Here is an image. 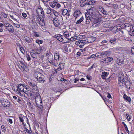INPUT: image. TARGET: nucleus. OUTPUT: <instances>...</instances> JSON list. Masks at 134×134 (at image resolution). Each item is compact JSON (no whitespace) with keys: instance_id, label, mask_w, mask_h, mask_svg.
<instances>
[{"instance_id":"obj_1","label":"nucleus","mask_w":134,"mask_h":134,"mask_svg":"<svg viewBox=\"0 0 134 134\" xmlns=\"http://www.w3.org/2000/svg\"><path fill=\"white\" fill-rule=\"evenodd\" d=\"M95 12L96 10L94 8H92L89 9V10L88 11V13H86V24H89L91 21L90 16L93 19L96 18L97 15L96 13Z\"/></svg>"},{"instance_id":"obj_2","label":"nucleus","mask_w":134,"mask_h":134,"mask_svg":"<svg viewBox=\"0 0 134 134\" xmlns=\"http://www.w3.org/2000/svg\"><path fill=\"white\" fill-rule=\"evenodd\" d=\"M38 92H35L32 95H34L35 97V102L37 106L40 109H42V101L41 98Z\"/></svg>"},{"instance_id":"obj_3","label":"nucleus","mask_w":134,"mask_h":134,"mask_svg":"<svg viewBox=\"0 0 134 134\" xmlns=\"http://www.w3.org/2000/svg\"><path fill=\"white\" fill-rule=\"evenodd\" d=\"M34 77L37 79L38 81L41 83H44L45 80L44 75L38 72H35L34 74Z\"/></svg>"},{"instance_id":"obj_4","label":"nucleus","mask_w":134,"mask_h":134,"mask_svg":"<svg viewBox=\"0 0 134 134\" xmlns=\"http://www.w3.org/2000/svg\"><path fill=\"white\" fill-rule=\"evenodd\" d=\"M29 85L33 89L32 92H33V93L35 92H39V90L37 87L36 83L34 81H29L28 82Z\"/></svg>"},{"instance_id":"obj_5","label":"nucleus","mask_w":134,"mask_h":134,"mask_svg":"<svg viewBox=\"0 0 134 134\" xmlns=\"http://www.w3.org/2000/svg\"><path fill=\"white\" fill-rule=\"evenodd\" d=\"M94 20L92 24V27L94 28L98 26L99 25L100 19L97 17V15L96 16V18H94Z\"/></svg>"},{"instance_id":"obj_6","label":"nucleus","mask_w":134,"mask_h":134,"mask_svg":"<svg viewBox=\"0 0 134 134\" xmlns=\"http://www.w3.org/2000/svg\"><path fill=\"white\" fill-rule=\"evenodd\" d=\"M111 52L109 51H101L96 53V54H100L103 57H105L108 56L111 53Z\"/></svg>"},{"instance_id":"obj_7","label":"nucleus","mask_w":134,"mask_h":134,"mask_svg":"<svg viewBox=\"0 0 134 134\" xmlns=\"http://www.w3.org/2000/svg\"><path fill=\"white\" fill-rule=\"evenodd\" d=\"M87 43L85 39L84 40H79L76 41L75 44L76 45L79 46L81 48H82L85 45V44Z\"/></svg>"},{"instance_id":"obj_8","label":"nucleus","mask_w":134,"mask_h":134,"mask_svg":"<svg viewBox=\"0 0 134 134\" xmlns=\"http://www.w3.org/2000/svg\"><path fill=\"white\" fill-rule=\"evenodd\" d=\"M17 89L19 92H16V94L19 95L20 96H23L21 92H23L24 90V87L22 84H19L17 86Z\"/></svg>"},{"instance_id":"obj_9","label":"nucleus","mask_w":134,"mask_h":134,"mask_svg":"<svg viewBox=\"0 0 134 134\" xmlns=\"http://www.w3.org/2000/svg\"><path fill=\"white\" fill-rule=\"evenodd\" d=\"M119 84L120 87L124 86L125 84L124 77L122 76L119 77L118 78Z\"/></svg>"},{"instance_id":"obj_10","label":"nucleus","mask_w":134,"mask_h":134,"mask_svg":"<svg viewBox=\"0 0 134 134\" xmlns=\"http://www.w3.org/2000/svg\"><path fill=\"white\" fill-rule=\"evenodd\" d=\"M31 88L29 87H25V88H24V90L23 92H24L26 94H27L28 93H29L30 94V96H31L34 93H33V92H32H32H31Z\"/></svg>"},{"instance_id":"obj_11","label":"nucleus","mask_w":134,"mask_h":134,"mask_svg":"<svg viewBox=\"0 0 134 134\" xmlns=\"http://www.w3.org/2000/svg\"><path fill=\"white\" fill-rule=\"evenodd\" d=\"M87 43H90L94 42L96 39V37L93 36H91L85 38Z\"/></svg>"},{"instance_id":"obj_12","label":"nucleus","mask_w":134,"mask_h":134,"mask_svg":"<svg viewBox=\"0 0 134 134\" xmlns=\"http://www.w3.org/2000/svg\"><path fill=\"white\" fill-rule=\"evenodd\" d=\"M19 120L21 122H22L23 124H24V120H27L28 119L26 117L24 116L21 114H20L19 116Z\"/></svg>"},{"instance_id":"obj_13","label":"nucleus","mask_w":134,"mask_h":134,"mask_svg":"<svg viewBox=\"0 0 134 134\" xmlns=\"http://www.w3.org/2000/svg\"><path fill=\"white\" fill-rule=\"evenodd\" d=\"M53 22L54 25L56 27H58L60 25V22L58 19L57 18L55 17L53 18Z\"/></svg>"},{"instance_id":"obj_14","label":"nucleus","mask_w":134,"mask_h":134,"mask_svg":"<svg viewBox=\"0 0 134 134\" xmlns=\"http://www.w3.org/2000/svg\"><path fill=\"white\" fill-rule=\"evenodd\" d=\"M129 34L131 36H134V26H131L130 29H127Z\"/></svg>"},{"instance_id":"obj_15","label":"nucleus","mask_w":134,"mask_h":134,"mask_svg":"<svg viewBox=\"0 0 134 134\" xmlns=\"http://www.w3.org/2000/svg\"><path fill=\"white\" fill-rule=\"evenodd\" d=\"M71 33L69 31H66L63 34L62 36L65 37L66 38L69 39L71 36Z\"/></svg>"},{"instance_id":"obj_16","label":"nucleus","mask_w":134,"mask_h":134,"mask_svg":"<svg viewBox=\"0 0 134 134\" xmlns=\"http://www.w3.org/2000/svg\"><path fill=\"white\" fill-rule=\"evenodd\" d=\"M64 63H61L60 62L58 65V68L55 70V71L57 72L59 71L62 70L64 68Z\"/></svg>"},{"instance_id":"obj_17","label":"nucleus","mask_w":134,"mask_h":134,"mask_svg":"<svg viewBox=\"0 0 134 134\" xmlns=\"http://www.w3.org/2000/svg\"><path fill=\"white\" fill-rule=\"evenodd\" d=\"M55 37L58 41L62 42H64V40L63 38V36L62 35H61L59 34H58L55 35Z\"/></svg>"},{"instance_id":"obj_18","label":"nucleus","mask_w":134,"mask_h":134,"mask_svg":"<svg viewBox=\"0 0 134 134\" xmlns=\"http://www.w3.org/2000/svg\"><path fill=\"white\" fill-rule=\"evenodd\" d=\"M81 14V13L80 10H76L74 13V16L76 18L80 16Z\"/></svg>"},{"instance_id":"obj_19","label":"nucleus","mask_w":134,"mask_h":134,"mask_svg":"<svg viewBox=\"0 0 134 134\" xmlns=\"http://www.w3.org/2000/svg\"><path fill=\"white\" fill-rule=\"evenodd\" d=\"M116 61L117 64L119 65H120L122 64H123L124 59L119 57V58H117Z\"/></svg>"},{"instance_id":"obj_20","label":"nucleus","mask_w":134,"mask_h":134,"mask_svg":"<svg viewBox=\"0 0 134 134\" xmlns=\"http://www.w3.org/2000/svg\"><path fill=\"white\" fill-rule=\"evenodd\" d=\"M88 2L87 0H80V5L81 7H83L86 5Z\"/></svg>"},{"instance_id":"obj_21","label":"nucleus","mask_w":134,"mask_h":134,"mask_svg":"<svg viewBox=\"0 0 134 134\" xmlns=\"http://www.w3.org/2000/svg\"><path fill=\"white\" fill-rule=\"evenodd\" d=\"M52 56L49 55L48 57V59L49 62L52 65L55 66V63L53 62L52 60Z\"/></svg>"},{"instance_id":"obj_22","label":"nucleus","mask_w":134,"mask_h":134,"mask_svg":"<svg viewBox=\"0 0 134 134\" xmlns=\"http://www.w3.org/2000/svg\"><path fill=\"white\" fill-rule=\"evenodd\" d=\"M125 85L126 87L127 88H130L131 86V83L129 80L127 79L126 80Z\"/></svg>"},{"instance_id":"obj_23","label":"nucleus","mask_w":134,"mask_h":134,"mask_svg":"<svg viewBox=\"0 0 134 134\" xmlns=\"http://www.w3.org/2000/svg\"><path fill=\"white\" fill-rule=\"evenodd\" d=\"M24 131L26 134H32V132L31 130H28L27 128L26 127V126L24 125Z\"/></svg>"},{"instance_id":"obj_24","label":"nucleus","mask_w":134,"mask_h":134,"mask_svg":"<svg viewBox=\"0 0 134 134\" xmlns=\"http://www.w3.org/2000/svg\"><path fill=\"white\" fill-rule=\"evenodd\" d=\"M27 105L30 110H32L34 109V105L32 104L31 102L29 100L27 102Z\"/></svg>"},{"instance_id":"obj_25","label":"nucleus","mask_w":134,"mask_h":134,"mask_svg":"<svg viewBox=\"0 0 134 134\" xmlns=\"http://www.w3.org/2000/svg\"><path fill=\"white\" fill-rule=\"evenodd\" d=\"M6 29L11 33H13L14 32V29L13 27L11 25H10L9 26H8Z\"/></svg>"},{"instance_id":"obj_26","label":"nucleus","mask_w":134,"mask_h":134,"mask_svg":"<svg viewBox=\"0 0 134 134\" xmlns=\"http://www.w3.org/2000/svg\"><path fill=\"white\" fill-rule=\"evenodd\" d=\"M54 58L56 61L58 60L60 58L59 55V54L57 52H55L54 53Z\"/></svg>"},{"instance_id":"obj_27","label":"nucleus","mask_w":134,"mask_h":134,"mask_svg":"<svg viewBox=\"0 0 134 134\" xmlns=\"http://www.w3.org/2000/svg\"><path fill=\"white\" fill-rule=\"evenodd\" d=\"M109 73H107L106 72H104L102 73V75H101V77L103 79H105L106 77L109 74Z\"/></svg>"},{"instance_id":"obj_28","label":"nucleus","mask_w":134,"mask_h":134,"mask_svg":"<svg viewBox=\"0 0 134 134\" xmlns=\"http://www.w3.org/2000/svg\"><path fill=\"white\" fill-rule=\"evenodd\" d=\"M62 13L63 15L64 16L67 15L68 13V10L66 9H62L61 10Z\"/></svg>"},{"instance_id":"obj_29","label":"nucleus","mask_w":134,"mask_h":134,"mask_svg":"<svg viewBox=\"0 0 134 134\" xmlns=\"http://www.w3.org/2000/svg\"><path fill=\"white\" fill-rule=\"evenodd\" d=\"M37 16L40 18L42 19L44 18V11H42V12H41L40 14L37 15Z\"/></svg>"},{"instance_id":"obj_30","label":"nucleus","mask_w":134,"mask_h":134,"mask_svg":"<svg viewBox=\"0 0 134 134\" xmlns=\"http://www.w3.org/2000/svg\"><path fill=\"white\" fill-rule=\"evenodd\" d=\"M109 5L111 7H113L115 9H116L118 8V5L116 4L110 3L109 4Z\"/></svg>"},{"instance_id":"obj_31","label":"nucleus","mask_w":134,"mask_h":134,"mask_svg":"<svg viewBox=\"0 0 134 134\" xmlns=\"http://www.w3.org/2000/svg\"><path fill=\"white\" fill-rule=\"evenodd\" d=\"M123 98L125 100H127L129 102H130L131 101L130 98L125 94L124 95Z\"/></svg>"},{"instance_id":"obj_32","label":"nucleus","mask_w":134,"mask_h":134,"mask_svg":"<svg viewBox=\"0 0 134 134\" xmlns=\"http://www.w3.org/2000/svg\"><path fill=\"white\" fill-rule=\"evenodd\" d=\"M38 53H34L33 52H31V56L34 59H36L37 58V55Z\"/></svg>"},{"instance_id":"obj_33","label":"nucleus","mask_w":134,"mask_h":134,"mask_svg":"<svg viewBox=\"0 0 134 134\" xmlns=\"http://www.w3.org/2000/svg\"><path fill=\"white\" fill-rule=\"evenodd\" d=\"M24 38L25 40L27 42L29 43H31L32 41L29 37L26 36L24 37Z\"/></svg>"},{"instance_id":"obj_34","label":"nucleus","mask_w":134,"mask_h":134,"mask_svg":"<svg viewBox=\"0 0 134 134\" xmlns=\"http://www.w3.org/2000/svg\"><path fill=\"white\" fill-rule=\"evenodd\" d=\"M17 86L15 85H14L12 87V89L16 93V92L19 93L18 90L17 89Z\"/></svg>"},{"instance_id":"obj_35","label":"nucleus","mask_w":134,"mask_h":134,"mask_svg":"<svg viewBox=\"0 0 134 134\" xmlns=\"http://www.w3.org/2000/svg\"><path fill=\"white\" fill-rule=\"evenodd\" d=\"M57 4V3L54 2H50L49 3L50 5L53 8Z\"/></svg>"},{"instance_id":"obj_36","label":"nucleus","mask_w":134,"mask_h":134,"mask_svg":"<svg viewBox=\"0 0 134 134\" xmlns=\"http://www.w3.org/2000/svg\"><path fill=\"white\" fill-rule=\"evenodd\" d=\"M113 60V58L112 57H108L105 58V60L106 61L107 63H108L111 61Z\"/></svg>"},{"instance_id":"obj_37","label":"nucleus","mask_w":134,"mask_h":134,"mask_svg":"<svg viewBox=\"0 0 134 134\" xmlns=\"http://www.w3.org/2000/svg\"><path fill=\"white\" fill-rule=\"evenodd\" d=\"M124 25L125 27V28H127V29H129L131 27V26H132V25H131L129 24V23H125V24H124Z\"/></svg>"},{"instance_id":"obj_38","label":"nucleus","mask_w":134,"mask_h":134,"mask_svg":"<svg viewBox=\"0 0 134 134\" xmlns=\"http://www.w3.org/2000/svg\"><path fill=\"white\" fill-rule=\"evenodd\" d=\"M79 36H78L77 37H76V36H74L73 37H70V40L71 41H74L76 40H77L78 39L77 38H78Z\"/></svg>"},{"instance_id":"obj_39","label":"nucleus","mask_w":134,"mask_h":134,"mask_svg":"<svg viewBox=\"0 0 134 134\" xmlns=\"http://www.w3.org/2000/svg\"><path fill=\"white\" fill-rule=\"evenodd\" d=\"M46 12L48 14H49L51 13V10L49 7H47L46 10Z\"/></svg>"},{"instance_id":"obj_40","label":"nucleus","mask_w":134,"mask_h":134,"mask_svg":"<svg viewBox=\"0 0 134 134\" xmlns=\"http://www.w3.org/2000/svg\"><path fill=\"white\" fill-rule=\"evenodd\" d=\"M83 20V16L81 17L80 19L78 20L76 22V24H79L80 23L82 22Z\"/></svg>"},{"instance_id":"obj_41","label":"nucleus","mask_w":134,"mask_h":134,"mask_svg":"<svg viewBox=\"0 0 134 134\" xmlns=\"http://www.w3.org/2000/svg\"><path fill=\"white\" fill-rule=\"evenodd\" d=\"M43 11V9L41 8H38L36 10V12L37 15L40 14L41 12H42Z\"/></svg>"},{"instance_id":"obj_42","label":"nucleus","mask_w":134,"mask_h":134,"mask_svg":"<svg viewBox=\"0 0 134 134\" xmlns=\"http://www.w3.org/2000/svg\"><path fill=\"white\" fill-rule=\"evenodd\" d=\"M94 2L93 1H88V3H87V4L86 5H93L94 3Z\"/></svg>"},{"instance_id":"obj_43","label":"nucleus","mask_w":134,"mask_h":134,"mask_svg":"<svg viewBox=\"0 0 134 134\" xmlns=\"http://www.w3.org/2000/svg\"><path fill=\"white\" fill-rule=\"evenodd\" d=\"M1 129L3 132H5L6 128L4 125H2L1 126Z\"/></svg>"},{"instance_id":"obj_44","label":"nucleus","mask_w":134,"mask_h":134,"mask_svg":"<svg viewBox=\"0 0 134 134\" xmlns=\"http://www.w3.org/2000/svg\"><path fill=\"white\" fill-rule=\"evenodd\" d=\"M109 42L112 44H115L116 42L115 39H112L111 40H110Z\"/></svg>"},{"instance_id":"obj_45","label":"nucleus","mask_w":134,"mask_h":134,"mask_svg":"<svg viewBox=\"0 0 134 134\" xmlns=\"http://www.w3.org/2000/svg\"><path fill=\"white\" fill-rule=\"evenodd\" d=\"M101 12L104 14L107 15V12L103 8H102Z\"/></svg>"},{"instance_id":"obj_46","label":"nucleus","mask_w":134,"mask_h":134,"mask_svg":"<svg viewBox=\"0 0 134 134\" xmlns=\"http://www.w3.org/2000/svg\"><path fill=\"white\" fill-rule=\"evenodd\" d=\"M36 42L39 44H42L43 43L42 40H36Z\"/></svg>"},{"instance_id":"obj_47","label":"nucleus","mask_w":134,"mask_h":134,"mask_svg":"<svg viewBox=\"0 0 134 134\" xmlns=\"http://www.w3.org/2000/svg\"><path fill=\"white\" fill-rule=\"evenodd\" d=\"M131 117L129 115V114H127L126 115V118L128 121H130Z\"/></svg>"},{"instance_id":"obj_48","label":"nucleus","mask_w":134,"mask_h":134,"mask_svg":"<svg viewBox=\"0 0 134 134\" xmlns=\"http://www.w3.org/2000/svg\"><path fill=\"white\" fill-rule=\"evenodd\" d=\"M11 25L9 23H5L4 24V25L5 27V29L7 28L8 26H9Z\"/></svg>"},{"instance_id":"obj_49","label":"nucleus","mask_w":134,"mask_h":134,"mask_svg":"<svg viewBox=\"0 0 134 134\" xmlns=\"http://www.w3.org/2000/svg\"><path fill=\"white\" fill-rule=\"evenodd\" d=\"M2 16L5 18H7V16L5 13H2Z\"/></svg>"},{"instance_id":"obj_50","label":"nucleus","mask_w":134,"mask_h":134,"mask_svg":"<svg viewBox=\"0 0 134 134\" xmlns=\"http://www.w3.org/2000/svg\"><path fill=\"white\" fill-rule=\"evenodd\" d=\"M97 55L96 54V53L95 54H93L92 55H91L90 56V58H94L96 57Z\"/></svg>"},{"instance_id":"obj_51","label":"nucleus","mask_w":134,"mask_h":134,"mask_svg":"<svg viewBox=\"0 0 134 134\" xmlns=\"http://www.w3.org/2000/svg\"><path fill=\"white\" fill-rule=\"evenodd\" d=\"M131 54L134 55V46L131 48Z\"/></svg>"},{"instance_id":"obj_52","label":"nucleus","mask_w":134,"mask_h":134,"mask_svg":"<svg viewBox=\"0 0 134 134\" xmlns=\"http://www.w3.org/2000/svg\"><path fill=\"white\" fill-rule=\"evenodd\" d=\"M14 26L16 27L19 28L20 27V25L19 24H15L14 23Z\"/></svg>"},{"instance_id":"obj_53","label":"nucleus","mask_w":134,"mask_h":134,"mask_svg":"<svg viewBox=\"0 0 134 134\" xmlns=\"http://www.w3.org/2000/svg\"><path fill=\"white\" fill-rule=\"evenodd\" d=\"M8 121L10 124H12L13 123L12 120L10 118H8Z\"/></svg>"},{"instance_id":"obj_54","label":"nucleus","mask_w":134,"mask_h":134,"mask_svg":"<svg viewBox=\"0 0 134 134\" xmlns=\"http://www.w3.org/2000/svg\"><path fill=\"white\" fill-rule=\"evenodd\" d=\"M21 64V66L22 68H24L25 66V64L23 63V62H20Z\"/></svg>"},{"instance_id":"obj_55","label":"nucleus","mask_w":134,"mask_h":134,"mask_svg":"<svg viewBox=\"0 0 134 134\" xmlns=\"http://www.w3.org/2000/svg\"><path fill=\"white\" fill-rule=\"evenodd\" d=\"M22 15L24 18H26L27 17V14L25 13H22Z\"/></svg>"},{"instance_id":"obj_56","label":"nucleus","mask_w":134,"mask_h":134,"mask_svg":"<svg viewBox=\"0 0 134 134\" xmlns=\"http://www.w3.org/2000/svg\"><path fill=\"white\" fill-rule=\"evenodd\" d=\"M34 36L35 37H38L39 36V35L38 34L37 32H34Z\"/></svg>"},{"instance_id":"obj_57","label":"nucleus","mask_w":134,"mask_h":134,"mask_svg":"<svg viewBox=\"0 0 134 134\" xmlns=\"http://www.w3.org/2000/svg\"><path fill=\"white\" fill-rule=\"evenodd\" d=\"M79 51L82 54L83 53V52L85 51V50L84 49H80L79 50Z\"/></svg>"},{"instance_id":"obj_58","label":"nucleus","mask_w":134,"mask_h":134,"mask_svg":"<svg viewBox=\"0 0 134 134\" xmlns=\"http://www.w3.org/2000/svg\"><path fill=\"white\" fill-rule=\"evenodd\" d=\"M54 14L55 16H58V14L57 12L55 11L54 12Z\"/></svg>"},{"instance_id":"obj_59","label":"nucleus","mask_w":134,"mask_h":134,"mask_svg":"<svg viewBox=\"0 0 134 134\" xmlns=\"http://www.w3.org/2000/svg\"><path fill=\"white\" fill-rule=\"evenodd\" d=\"M107 41L105 40H104L101 42V44H103L104 43H107Z\"/></svg>"},{"instance_id":"obj_60","label":"nucleus","mask_w":134,"mask_h":134,"mask_svg":"<svg viewBox=\"0 0 134 134\" xmlns=\"http://www.w3.org/2000/svg\"><path fill=\"white\" fill-rule=\"evenodd\" d=\"M106 61L105 60V59L103 60H102L101 61V62H103V63H106L107 62H106Z\"/></svg>"},{"instance_id":"obj_61","label":"nucleus","mask_w":134,"mask_h":134,"mask_svg":"<svg viewBox=\"0 0 134 134\" xmlns=\"http://www.w3.org/2000/svg\"><path fill=\"white\" fill-rule=\"evenodd\" d=\"M79 79L75 78L74 79V80H75V81H74V83H76L77 82L79 81Z\"/></svg>"},{"instance_id":"obj_62","label":"nucleus","mask_w":134,"mask_h":134,"mask_svg":"<svg viewBox=\"0 0 134 134\" xmlns=\"http://www.w3.org/2000/svg\"><path fill=\"white\" fill-rule=\"evenodd\" d=\"M81 54V53L79 51L78 52H77V54L78 56H80Z\"/></svg>"},{"instance_id":"obj_63","label":"nucleus","mask_w":134,"mask_h":134,"mask_svg":"<svg viewBox=\"0 0 134 134\" xmlns=\"http://www.w3.org/2000/svg\"><path fill=\"white\" fill-rule=\"evenodd\" d=\"M107 97L108 98H110L111 97V95L109 93L108 94Z\"/></svg>"},{"instance_id":"obj_64","label":"nucleus","mask_w":134,"mask_h":134,"mask_svg":"<svg viewBox=\"0 0 134 134\" xmlns=\"http://www.w3.org/2000/svg\"><path fill=\"white\" fill-rule=\"evenodd\" d=\"M13 97L14 99L15 100H17V97L15 96H13Z\"/></svg>"}]
</instances>
